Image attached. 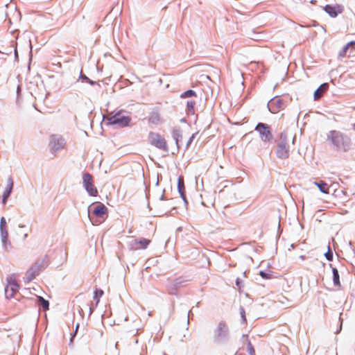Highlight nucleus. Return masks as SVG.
I'll return each instance as SVG.
<instances>
[{"label": "nucleus", "mask_w": 355, "mask_h": 355, "mask_svg": "<svg viewBox=\"0 0 355 355\" xmlns=\"http://www.w3.org/2000/svg\"><path fill=\"white\" fill-rule=\"evenodd\" d=\"M178 192L181 197H184V194H185V187L184 184L183 179L181 177H179L178 182Z\"/></svg>", "instance_id": "obj_24"}, {"label": "nucleus", "mask_w": 355, "mask_h": 355, "mask_svg": "<svg viewBox=\"0 0 355 355\" xmlns=\"http://www.w3.org/2000/svg\"><path fill=\"white\" fill-rule=\"evenodd\" d=\"M165 199H166V198H165V196H164V193H163V194L161 196V197L159 198V200H165Z\"/></svg>", "instance_id": "obj_44"}, {"label": "nucleus", "mask_w": 355, "mask_h": 355, "mask_svg": "<svg viewBox=\"0 0 355 355\" xmlns=\"http://www.w3.org/2000/svg\"><path fill=\"white\" fill-rule=\"evenodd\" d=\"M21 91V87L19 85L17 86V98H19V92Z\"/></svg>", "instance_id": "obj_41"}, {"label": "nucleus", "mask_w": 355, "mask_h": 355, "mask_svg": "<svg viewBox=\"0 0 355 355\" xmlns=\"http://www.w3.org/2000/svg\"><path fill=\"white\" fill-rule=\"evenodd\" d=\"M347 44H349V46L352 45H355V40L349 42V43H347Z\"/></svg>", "instance_id": "obj_43"}, {"label": "nucleus", "mask_w": 355, "mask_h": 355, "mask_svg": "<svg viewBox=\"0 0 355 355\" xmlns=\"http://www.w3.org/2000/svg\"><path fill=\"white\" fill-rule=\"evenodd\" d=\"M196 135H197V133H194L190 137V138L189 139V140L186 144V149H188L189 148L190 145L191 144L193 139H195Z\"/></svg>", "instance_id": "obj_36"}, {"label": "nucleus", "mask_w": 355, "mask_h": 355, "mask_svg": "<svg viewBox=\"0 0 355 355\" xmlns=\"http://www.w3.org/2000/svg\"><path fill=\"white\" fill-rule=\"evenodd\" d=\"M239 311H240V315H241L243 323H245L247 320H246V317H245V311L244 308L243 306H240Z\"/></svg>", "instance_id": "obj_34"}, {"label": "nucleus", "mask_w": 355, "mask_h": 355, "mask_svg": "<svg viewBox=\"0 0 355 355\" xmlns=\"http://www.w3.org/2000/svg\"><path fill=\"white\" fill-rule=\"evenodd\" d=\"M295 246H296V245H295V244H294V243H293V244H291V248L292 249H294V248H295Z\"/></svg>", "instance_id": "obj_45"}, {"label": "nucleus", "mask_w": 355, "mask_h": 355, "mask_svg": "<svg viewBox=\"0 0 355 355\" xmlns=\"http://www.w3.org/2000/svg\"><path fill=\"white\" fill-rule=\"evenodd\" d=\"M8 284L5 288V295L7 299L12 298L19 291V285L17 284L13 275L8 276L6 279Z\"/></svg>", "instance_id": "obj_11"}, {"label": "nucleus", "mask_w": 355, "mask_h": 355, "mask_svg": "<svg viewBox=\"0 0 355 355\" xmlns=\"http://www.w3.org/2000/svg\"><path fill=\"white\" fill-rule=\"evenodd\" d=\"M349 44H346L339 52L338 53V56L340 58H342V57H345L347 54V52L349 49Z\"/></svg>", "instance_id": "obj_30"}, {"label": "nucleus", "mask_w": 355, "mask_h": 355, "mask_svg": "<svg viewBox=\"0 0 355 355\" xmlns=\"http://www.w3.org/2000/svg\"><path fill=\"white\" fill-rule=\"evenodd\" d=\"M300 259H302V260H304L305 259V257L304 255H302L300 256Z\"/></svg>", "instance_id": "obj_47"}, {"label": "nucleus", "mask_w": 355, "mask_h": 355, "mask_svg": "<svg viewBox=\"0 0 355 355\" xmlns=\"http://www.w3.org/2000/svg\"><path fill=\"white\" fill-rule=\"evenodd\" d=\"M90 205L88 208V217L94 225H98L102 223V220L107 214V208L103 203H98L93 209L92 215L90 214Z\"/></svg>", "instance_id": "obj_5"}, {"label": "nucleus", "mask_w": 355, "mask_h": 355, "mask_svg": "<svg viewBox=\"0 0 355 355\" xmlns=\"http://www.w3.org/2000/svg\"><path fill=\"white\" fill-rule=\"evenodd\" d=\"M327 139L338 151L347 152L352 145L351 138L338 130H331L327 135Z\"/></svg>", "instance_id": "obj_1"}, {"label": "nucleus", "mask_w": 355, "mask_h": 355, "mask_svg": "<svg viewBox=\"0 0 355 355\" xmlns=\"http://www.w3.org/2000/svg\"><path fill=\"white\" fill-rule=\"evenodd\" d=\"M10 43H11L10 46L7 48L4 51H1V53L6 54V55H10L12 53V47H14L15 58V60H17L18 59V53H17V50L16 44L15 43L14 41H12Z\"/></svg>", "instance_id": "obj_22"}, {"label": "nucleus", "mask_w": 355, "mask_h": 355, "mask_svg": "<svg viewBox=\"0 0 355 355\" xmlns=\"http://www.w3.org/2000/svg\"><path fill=\"white\" fill-rule=\"evenodd\" d=\"M78 328H79V324L78 323L76 325V329H75V331L74 332L71 334V338H70V340H69V346L71 347H73V338L74 337L76 336L77 332H78Z\"/></svg>", "instance_id": "obj_31"}, {"label": "nucleus", "mask_w": 355, "mask_h": 355, "mask_svg": "<svg viewBox=\"0 0 355 355\" xmlns=\"http://www.w3.org/2000/svg\"><path fill=\"white\" fill-rule=\"evenodd\" d=\"M103 295V291L101 289H96L94 291V299L96 300V304L98 303L100 297Z\"/></svg>", "instance_id": "obj_28"}, {"label": "nucleus", "mask_w": 355, "mask_h": 355, "mask_svg": "<svg viewBox=\"0 0 355 355\" xmlns=\"http://www.w3.org/2000/svg\"><path fill=\"white\" fill-rule=\"evenodd\" d=\"M150 241L149 239L141 238L139 240L135 239L134 243L135 245L139 244L141 245L140 248L145 249L147 248V246L149 245Z\"/></svg>", "instance_id": "obj_23"}, {"label": "nucleus", "mask_w": 355, "mask_h": 355, "mask_svg": "<svg viewBox=\"0 0 355 355\" xmlns=\"http://www.w3.org/2000/svg\"><path fill=\"white\" fill-rule=\"evenodd\" d=\"M352 129L355 130V123L352 125Z\"/></svg>", "instance_id": "obj_48"}, {"label": "nucleus", "mask_w": 355, "mask_h": 355, "mask_svg": "<svg viewBox=\"0 0 355 355\" xmlns=\"http://www.w3.org/2000/svg\"><path fill=\"white\" fill-rule=\"evenodd\" d=\"M341 327H342V324H340V329L336 331V334H338V333H339V331H340V329H341Z\"/></svg>", "instance_id": "obj_46"}, {"label": "nucleus", "mask_w": 355, "mask_h": 355, "mask_svg": "<svg viewBox=\"0 0 355 355\" xmlns=\"http://www.w3.org/2000/svg\"><path fill=\"white\" fill-rule=\"evenodd\" d=\"M89 83V85H98L97 82L94 81V80H91V79H89V80L88 81V83Z\"/></svg>", "instance_id": "obj_39"}, {"label": "nucleus", "mask_w": 355, "mask_h": 355, "mask_svg": "<svg viewBox=\"0 0 355 355\" xmlns=\"http://www.w3.org/2000/svg\"><path fill=\"white\" fill-rule=\"evenodd\" d=\"M329 266L332 268L334 285L336 286H340V276L338 269L336 268H334L332 264H329Z\"/></svg>", "instance_id": "obj_20"}, {"label": "nucleus", "mask_w": 355, "mask_h": 355, "mask_svg": "<svg viewBox=\"0 0 355 355\" xmlns=\"http://www.w3.org/2000/svg\"><path fill=\"white\" fill-rule=\"evenodd\" d=\"M14 186V182L12 177H9L7 180V187L2 195V203L6 205L8 198L10 197Z\"/></svg>", "instance_id": "obj_15"}, {"label": "nucleus", "mask_w": 355, "mask_h": 355, "mask_svg": "<svg viewBox=\"0 0 355 355\" xmlns=\"http://www.w3.org/2000/svg\"><path fill=\"white\" fill-rule=\"evenodd\" d=\"M241 284L242 281L239 278H237L236 279V285L240 288L241 287Z\"/></svg>", "instance_id": "obj_38"}, {"label": "nucleus", "mask_w": 355, "mask_h": 355, "mask_svg": "<svg viewBox=\"0 0 355 355\" xmlns=\"http://www.w3.org/2000/svg\"><path fill=\"white\" fill-rule=\"evenodd\" d=\"M37 303L40 308H42L44 311L48 310L49 307V302L45 300L43 297L37 296Z\"/></svg>", "instance_id": "obj_21"}, {"label": "nucleus", "mask_w": 355, "mask_h": 355, "mask_svg": "<svg viewBox=\"0 0 355 355\" xmlns=\"http://www.w3.org/2000/svg\"><path fill=\"white\" fill-rule=\"evenodd\" d=\"M313 184L318 187L319 190L323 193H329V186L328 184L322 180L315 181Z\"/></svg>", "instance_id": "obj_19"}, {"label": "nucleus", "mask_w": 355, "mask_h": 355, "mask_svg": "<svg viewBox=\"0 0 355 355\" xmlns=\"http://www.w3.org/2000/svg\"><path fill=\"white\" fill-rule=\"evenodd\" d=\"M148 121L153 124H157L159 121V116L158 114H154L148 119Z\"/></svg>", "instance_id": "obj_29"}, {"label": "nucleus", "mask_w": 355, "mask_h": 355, "mask_svg": "<svg viewBox=\"0 0 355 355\" xmlns=\"http://www.w3.org/2000/svg\"><path fill=\"white\" fill-rule=\"evenodd\" d=\"M213 342L217 345L225 344L230 339L229 326L224 320H220L213 331Z\"/></svg>", "instance_id": "obj_2"}, {"label": "nucleus", "mask_w": 355, "mask_h": 355, "mask_svg": "<svg viewBox=\"0 0 355 355\" xmlns=\"http://www.w3.org/2000/svg\"><path fill=\"white\" fill-rule=\"evenodd\" d=\"M0 53H1V51H0Z\"/></svg>", "instance_id": "obj_49"}, {"label": "nucleus", "mask_w": 355, "mask_h": 355, "mask_svg": "<svg viewBox=\"0 0 355 355\" xmlns=\"http://www.w3.org/2000/svg\"><path fill=\"white\" fill-rule=\"evenodd\" d=\"M287 106V101L279 96H275L268 103V108L271 113H278L281 110H284Z\"/></svg>", "instance_id": "obj_10"}, {"label": "nucleus", "mask_w": 355, "mask_h": 355, "mask_svg": "<svg viewBox=\"0 0 355 355\" xmlns=\"http://www.w3.org/2000/svg\"><path fill=\"white\" fill-rule=\"evenodd\" d=\"M276 155L278 158L282 159H287L289 157V145L287 135L285 132H282L279 135Z\"/></svg>", "instance_id": "obj_6"}, {"label": "nucleus", "mask_w": 355, "mask_h": 355, "mask_svg": "<svg viewBox=\"0 0 355 355\" xmlns=\"http://www.w3.org/2000/svg\"><path fill=\"white\" fill-rule=\"evenodd\" d=\"M193 96H196V93L192 89H188L180 94V98H191Z\"/></svg>", "instance_id": "obj_26"}, {"label": "nucleus", "mask_w": 355, "mask_h": 355, "mask_svg": "<svg viewBox=\"0 0 355 355\" xmlns=\"http://www.w3.org/2000/svg\"><path fill=\"white\" fill-rule=\"evenodd\" d=\"M83 187L85 190L88 193V194L91 196H96L98 194V191L96 187L93 184V177L89 173H85L83 175Z\"/></svg>", "instance_id": "obj_12"}, {"label": "nucleus", "mask_w": 355, "mask_h": 355, "mask_svg": "<svg viewBox=\"0 0 355 355\" xmlns=\"http://www.w3.org/2000/svg\"><path fill=\"white\" fill-rule=\"evenodd\" d=\"M190 280L185 277L180 276L171 282L166 286V289L169 295H177L178 291L185 286Z\"/></svg>", "instance_id": "obj_7"}, {"label": "nucleus", "mask_w": 355, "mask_h": 355, "mask_svg": "<svg viewBox=\"0 0 355 355\" xmlns=\"http://www.w3.org/2000/svg\"><path fill=\"white\" fill-rule=\"evenodd\" d=\"M324 256L328 261H330L333 260L334 254L332 250L329 248L328 251L324 254Z\"/></svg>", "instance_id": "obj_35"}, {"label": "nucleus", "mask_w": 355, "mask_h": 355, "mask_svg": "<svg viewBox=\"0 0 355 355\" xmlns=\"http://www.w3.org/2000/svg\"><path fill=\"white\" fill-rule=\"evenodd\" d=\"M324 10L331 17H336L339 14L343 11V8L341 5H330L327 4L324 7Z\"/></svg>", "instance_id": "obj_14"}, {"label": "nucleus", "mask_w": 355, "mask_h": 355, "mask_svg": "<svg viewBox=\"0 0 355 355\" xmlns=\"http://www.w3.org/2000/svg\"><path fill=\"white\" fill-rule=\"evenodd\" d=\"M181 198H182V200H183V201L184 202V203H185L186 205H187V204H188V202H187V198H186V194H184V197H181Z\"/></svg>", "instance_id": "obj_42"}, {"label": "nucleus", "mask_w": 355, "mask_h": 355, "mask_svg": "<svg viewBox=\"0 0 355 355\" xmlns=\"http://www.w3.org/2000/svg\"><path fill=\"white\" fill-rule=\"evenodd\" d=\"M1 240L3 248L6 250H8L11 248V243L8 241V232L7 228H0Z\"/></svg>", "instance_id": "obj_16"}, {"label": "nucleus", "mask_w": 355, "mask_h": 355, "mask_svg": "<svg viewBox=\"0 0 355 355\" xmlns=\"http://www.w3.org/2000/svg\"><path fill=\"white\" fill-rule=\"evenodd\" d=\"M0 228H7V223L4 217L0 219Z\"/></svg>", "instance_id": "obj_37"}, {"label": "nucleus", "mask_w": 355, "mask_h": 355, "mask_svg": "<svg viewBox=\"0 0 355 355\" xmlns=\"http://www.w3.org/2000/svg\"><path fill=\"white\" fill-rule=\"evenodd\" d=\"M149 143L156 148L163 150L165 152L168 151L166 141L159 133L150 132L148 134Z\"/></svg>", "instance_id": "obj_9"}, {"label": "nucleus", "mask_w": 355, "mask_h": 355, "mask_svg": "<svg viewBox=\"0 0 355 355\" xmlns=\"http://www.w3.org/2000/svg\"><path fill=\"white\" fill-rule=\"evenodd\" d=\"M328 89L329 84L327 83H324L320 85L319 87L314 92V100H319L323 96V94L328 90Z\"/></svg>", "instance_id": "obj_17"}, {"label": "nucleus", "mask_w": 355, "mask_h": 355, "mask_svg": "<svg viewBox=\"0 0 355 355\" xmlns=\"http://www.w3.org/2000/svg\"><path fill=\"white\" fill-rule=\"evenodd\" d=\"M172 137L175 140L178 150L180 148V141L182 138V130L180 127H175L172 130Z\"/></svg>", "instance_id": "obj_18"}, {"label": "nucleus", "mask_w": 355, "mask_h": 355, "mask_svg": "<svg viewBox=\"0 0 355 355\" xmlns=\"http://www.w3.org/2000/svg\"><path fill=\"white\" fill-rule=\"evenodd\" d=\"M125 113H127L126 111L121 110L114 114H110L106 119L110 125H116L121 128L127 127L131 121V117L125 114Z\"/></svg>", "instance_id": "obj_4"}, {"label": "nucleus", "mask_w": 355, "mask_h": 355, "mask_svg": "<svg viewBox=\"0 0 355 355\" xmlns=\"http://www.w3.org/2000/svg\"><path fill=\"white\" fill-rule=\"evenodd\" d=\"M191 315H193L192 312H191V311L190 310V311L188 312V322H188V324H189V320H190V318H191Z\"/></svg>", "instance_id": "obj_40"}, {"label": "nucleus", "mask_w": 355, "mask_h": 355, "mask_svg": "<svg viewBox=\"0 0 355 355\" xmlns=\"http://www.w3.org/2000/svg\"><path fill=\"white\" fill-rule=\"evenodd\" d=\"M248 352L250 355H255V351L254 349L250 343V341L248 342V346H247Z\"/></svg>", "instance_id": "obj_33"}, {"label": "nucleus", "mask_w": 355, "mask_h": 355, "mask_svg": "<svg viewBox=\"0 0 355 355\" xmlns=\"http://www.w3.org/2000/svg\"><path fill=\"white\" fill-rule=\"evenodd\" d=\"M196 102L194 101H188L187 102V112L189 114H193L195 112Z\"/></svg>", "instance_id": "obj_25"}, {"label": "nucleus", "mask_w": 355, "mask_h": 355, "mask_svg": "<svg viewBox=\"0 0 355 355\" xmlns=\"http://www.w3.org/2000/svg\"><path fill=\"white\" fill-rule=\"evenodd\" d=\"M259 275L264 279H270L272 277V274L270 272H266L264 270H260Z\"/></svg>", "instance_id": "obj_27"}, {"label": "nucleus", "mask_w": 355, "mask_h": 355, "mask_svg": "<svg viewBox=\"0 0 355 355\" xmlns=\"http://www.w3.org/2000/svg\"><path fill=\"white\" fill-rule=\"evenodd\" d=\"M254 130L259 134L260 138L263 142H270L273 139L270 126L267 123H258Z\"/></svg>", "instance_id": "obj_8"}, {"label": "nucleus", "mask_w": 355, "mask_h": 355, "mask_svg": "<svg viewBox=\"0 0 355 355\" xmlns=\"http://www.w3.org/2000/svg\"><path fill=\"white\" fill-rule=\"evenodd\" d=\"M64 139L57 135H52L50 137L49 146L51 152L55 154L60 149L64 147Z\"/></svg>", "instance_id": "obj_13"}, {"label": "nucleus", "mask_w": 355, "mask_h": 355, "mask_svg": "<svg viewBox=\"0 0 355 355\" xmlns=\"http://www.w3.org/2000/svg\"><path fill=\"white\" fill-rule=\"evenodd\" d=\"M49 263V258L47 255L44 256L42 259H39L31 266V267L26 271L25 279L27 282L33 280L37 275L43 271Z\"/></svg>", "instance_id": "obj_3"}, {"label": "nucleus", "mask_w": 355, "mask_h": 355, "mask_svg": "<svg viewBox=\"0 0 355 355\" xmlns=\"http://www.w3.org/2000/svg\"><path fill=\"white\" fill-rule=\"evenodd\" d=\"M90 78L85 75L81 71L78 80H80L82 83H88Z\"/></svg>", "instance_id": "obj_32"}]
</instances>
